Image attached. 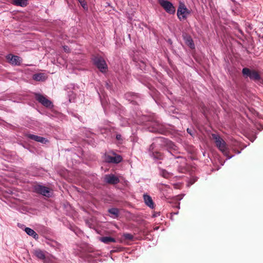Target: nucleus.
I'll list each match as a JSON object with an SVG mask.
<instances>
[{
    "label": "nucleus",
    "mask_w": 263,
    "mask_h": 263,
    "mask_svg": "<svg viewBox=\"0 0 263 263\" xmlns=\"http://www.w3.org/2000/svg\"><path fill=\"white\" fill-rule=\"evenodd\" d=\"M156 142L161 145L165 146V145H170L169 143L171 142L169 140L162 138L159 137L156 139Z\"/></svg>",
    "instance_id": "18"
},
{
    "label": "nucleus",
    "mask_w": 263,
    "mask_h": 263,
    "mask_svg": "<svg viewBox=\"0 0 263 263\" xmlns=\"http://www.w3.org/2000/svg\"><path fill=\"white\" fill-rule=\"evenodd\" d=\"M213 138L218 149L224 154L227 155L228 153V147L224 141L218 135L216 134L212 135Z\"/></svg>",
    "instance_id": "1"
},
{
    "label": "nucleus",
    "mask_w": 263,
    "mask_h": 263,
    "mask_svg": "<svg viewBox=\"0 0 263 263\" xmlns=\"http://www.w3.org/2000/svg\"><path fill=\"white\" fill-rule=\"evenodd\" d=\"M160 175L165 178H168L172 176V174L165 170H161L160 172Z\"/></svg>",
    "instance_id": "24"
},
{
    "label": "nucleus",
    "mask_w": 263,
    "mask_h": 263,
    "mask_svg": "<svg viewBox=\"0 0 263 263\" xmlns=\"http://www.w3.org/2000/svg\"><path fill=\"white\" fill-rule=\"evenodd\" d=\"M33 79L36 81H42L46 79V77L44 73H36L33 76Z\"/></svg>",
    "instance_id": "19"
},
{
    "label": "nucleus",
    "mask_w": 263,
    "mask_h": 263,
    "mask_svg": "<svg viewBox=\"0 0 263 263\" xmlns=\"http://www.w3.org/2000/svg\"><path fill=\"white\" fill-rule=\"evenodd\" d=\"M116 139H117L118 140H119V141L121 140H122V136H121V135H120V134H118V135H116Z\"/></svg>",
    "instance_id": "27"
},
{
    "label": "nucleus",
    "mask_w": 263,
    "mask_h": 263,
    "mask_svg": "<svg viewBox=\"0 0 263 263\" xmlns=\"http://www.w3.org/2000/svg\"><path fill=\"white\" fill-rule=\"evenodd\" d=\"M184 40L186 45H187L190 48L194 49L195 48L194 43L191 36L187 35L184 36Z\"/></svg>",
    "instance_id": "16"
},
{
    "label": "nucleus",
    "mask_w": 263,
    "mask_h": 263,
    "mask_svg": "<svg viewBox=\"0 0 263 263\" xmlns=\"http://www.w3.org/2000/svg\"><path fill=\"white\" fill-rule=\"evenodd\" d=\"M24 231L29 236H32L35 239L38 238V234L33 230L26 227L25 228Z\"/></svg>",
    "instance_id": "17"
},
{
    "label": "nucleus",
    "mask_w": 263,
    "mask_h": 263,
    "mask_svg": "<svg viewBox=\"0 0 263 263\" xmlns=\"http://www.w3.org/2000/svg\"><path fill=\"white\" fill-rule=\"evenodd\" d=\"M150 131L152 132L161 133L162 131L161 128V125L157 123H155L154 127H153L152 129H150Z\"/></svg>",
    "instance_id": "22"
},
{
    "label": "nucleus",
    "mask_w": 263,
    "mask_h": 263,
    "mask_svg": "<svg viewBox=\"0 0 263 263\" xmlns=\"http://www.w3.org/2000/svg\"><path fill=\"white\" fill-rule=\"evenodd\" d=\"M231 157H232V156L229 157L228 158V159H230Z\"/></svg>",
    "instance_id": "32"
},
{
    "label": "nucleus",
    "mask_w": 263,
    "mask_h": 263,
    "mask_svg": "<svg viewBox=\"0 0 263 263\" xmlns=\"http://www.w3.org/2000/svg\"><path fill=\"white\" fill-rule=\"evenodd\" d=\"M190 14V11L186 7L184 4H180L177 10V16L181 21L187 18Z\"/></svg>",
    "instance_id": "2"
},
{
    "label": "nucleus",
    "mask_w": 263,
    "mask_h": 263,
    "mask_svg": "<svg viewBox=\"0 0 263 263\" xmlns=\"http://www.w3.org/2000/svg\"><path fill=\"white\" fill-rule=\"evenodd\" d=\"M27 136L30 139L33 140L37 142H41L42 143H45L47 141V140L45 138L36 135L32 134H28Z\"/></svg>",
    "instance_id": "13"
},
{
    "label": "nucleus",
    "mask_w": 263,
    "mask_h": 263,
    "mask_svg": "<svg viewBox=\"0 0 263 263\" xmlns=\"http://www.w3.org/2000/svg\"><path fill=\"white\" fill-rule=\"evenodd\" d=\"M242 72L244 76L249 77L251 80L257 81L260 79L259 74L256 70L244 68L242 69Z\"/></svg>",
    "instance_id": "3"
},
{
    "label": "nucleus",
    "mask_w": 263,
    "mask_h": 263,
    "mask_svg": "<svg viewBox=\"0 0 263 263\" xmlns=\"http://www.w3.org/2000/svg\"><path fill=\"white\" fill-rule=\"evenodd\" d=\"M136 239L135 236L129 233H124L121 237V241L127 245H132V242Z\"/></svg>",
    "instance_id": "7"
},
{
    "label": "nucleus",
    "mask_w": 263,
    "mask_h": 263,
    "mask_svg": "<svg viewBox=\"0 0 263 263\" xmlns=\"http://www.w3.org/2000/svg\"><path fill=\"white\" fill-rule=\"evenodd\" d=\"M35 99L43 105L47 107H51L53 106L52 102L42 95L39 93L35 94Z\"/></svg>",
    "instance_id": "6"
},
{
    "label": "nucleus",
    "mask_w": 263,
    "mask_h": 263,
    "mask_svg": "<svg viewBox=\"0 0 263 263\" xmlns=\"http://www.w3.org/2000/svg\"><path fill=\"white\" fill-rule=\"evenodd\" d=\"M99 240L106 244H108L110 242L116 241L114 238L108 236L100 237Z\"/></svg>",
    "instance_id": "20"
},
{
    "label": "nucleus",
    "mask_w": 263,
    "mask_h": 263,
    "mask_svg": "<svg viewBox=\"0 0 263 263\" xmlns=\"http://www.w3.org/2000/svg\"><path fill=\"white\" fill-rule=\"evenodd\" d=\"M35 190L37 192L40 193L41 194L46 196L49 197L50 196V191L49 188L42 186V185H37L35 187Z\"/></svg>",
    "instance_id": "9"
},
{
    "label": "nucleus",
    "mask_w": 263,
    "mask_h": 263,
    "mask_svg": "<svg viewBox=\"0 0 263 263\" xmlns=\"http://www.w3.org/2000/svg\"><path fill=\"white\" fill-rule=\"evenodd\" d=\"M64 50H65L66 52H68V50H69V49H68V47H67V46H64Z\"/></svg>",
    "instance_id": "28"
},
{
    "label": "nucleus",
    "mask_w": 263,
    "mask_h": 263,
    "mask_svg": "<svg viewBox=\"0 0 263 263\" xmlns=\"http://www.w3.org/2000/svg\"><path fill=\"white\" fill-rule=\"evenodd\" d=\"M109 213L112 215V217L114 218L117 217L118 215L119 211L116 208H112L109 210H108Z\"/></svg>",
    "instance_id": "23"
},
{
    "label": "nucleus",
    "mask_w": 263,
    "mask_h": 263,
    "mask_svg": "<svg viewBox=\"0 0 263 263\" xmlns=\"http://www.w3.org/2000/svg\"><path fill=\"white\" fill-rule=\"evenodd\" d=\"M104 180L106 182L110 184H117L119 182V178L114 175H106L105 176Z\"/></svg>",
    "instance_id": "10"
},
{
    "label": "nucleus",
    "mask_w": 263,
    "mask_h": 263,
    "mask_svg": "<svg viewBox=\"0 0 263 263\" xmlns=\"http://www.w3.org/2000/svg\"><path fill=\"white\" fill-rule=\"evenodd\" d=\"M123 248H121V247L117 248V250H111V251H110V253H112L114 252H120V251H122L123 250Z\"/></svg>",
    "instance_id": "26"
},
{
    "label": "nucleus",
    "mask_w": 263,
    "mask_h": 263,
    "mask_svg": "<svg viewBox=\"0 0 263 263\" xmlns=\"http://www.w3.org/2000/svg\"><path fill=\"white\" fill-rule=\"evenodd\" d=\"M95 65L101 72H105L107 69L106 63L104 60L99 57H96L93 59Z\"/></svg>",
    "instance_id": "5"
},
{
    "label": "nucleus",
    "mask_w": 263,
    "mask_h": 263,
    "mask_svg": "<svg viewBox=\"0 0 263 263\" xmlns=\"http://www.w3.org/2000/svg\"><path fill=\"white\" fill-rule=\"evenodd\" d=\"M34 254L38 258L41 259L44 261L45 263H47V258L48 257L46 256L45 253L39 249H37L34 250Z\"/></svg>",
    "instance_id": "11"
},
{
    "label": "nucleus",
    "mask_w": 263,
    "mask_h": 263,
    "mask_svg": "<svg viewBox=\"0 0 263 263\" xmlns=\"http://www.w3.org/2000/svg\"><path fill=\"white\" fill-rule=\"evenodd\" d=\"M187 133H188L189 134H190L191 135H192V133H191V129H190L187 128Z\"/></svg>",
    "instance_id": "30"
},
{
    "label": "nucleus",
    "mask_w": 263,
    "mask_h": 263,
    "mask_svg": "<svg viewBox=\"0 0 263 263\" xmlns=\"http://www.w3.org/2000/svg\"><path fill=\"white\" fill-rule=\"evenodd\" d=\"M160 6L165 10V11L170 14H174L176 9L173 4L166 0H159Z\"/></svg>",
    "instance_id": "4"
},
{
    "label": "nucleus",
    "mask_w": 263,
    "mask_h": 263,
    "mask_svg": "<svg viewBox=\"0 0 263 263\" xmlns=\"http://www.w3.org/2000/svg\"><path fill=\"white\" fill-rule=\"evenodd\" d=\"M13 2L15 5L25 7L28 4V0H13Z\"/></svg>",
    "instance_id": "21"
},
{
    "label": "nucleus",
    "mask_w": 263,
    "mask_h": 263,
    "mask_svg": "<svg viewBox=\"0 0 263 263\" xmlns=\"http://www.w3.org/2000/svg\"><path fill=\"white\" fill-rule=\"evenodd\" d=\"M6 58L9 62L12 65H18L21 63V59L18 56L9 54Z\"/></svg>",
    "instance_id": "8"
},
{
    "label": "nucleus",
    "mask_w": 263,
    "mask_h": 263,
    "mask_svg": "<svg viewBox=\"0 0 263 263\" xmlns=\"http://www.w3.org/2000/svg\"><path fill=\"white\" fill-rule=\"evenodd\" d=\"M157 215H159V214H155V215H154V217H156V216H157Z\"/></svg>",
    "instance_id": "31"
},
{
    "label": "nucleus",
    "mask_w": 263,
    "mask_h": 263,
    "mask_svg": "<svg viewBox=\"0 0 263 263\" xmlns=\"http://www.w3.org/2000/svg\"><path fill=\"white\" fill-rule=\"evenodd\" d=\"M122 159V157L119 155H115L113 156H108L106 158L107 161L116 163L120 162Z\"/></svg>",
    "instance_id": "12"
},
{
    "label": "nucleus",
    "mask_w": 263,
    "mask_h": 263,
    "mask_svg": "<svg viewBox=\"0 0 263 263\" xmlns=\"http://www.w3.org/2000/svg\"><path fill=\"white\" fill-rule=\"evenodd\" d=\"M155 147V144L153 143L149 147V150L152 151V155L155 159H162V157L161 154L160 153L156 152L154 151V148Z\"/></svg>",
    "instance_id": "15"
},
{
    "label": "nucleus",
    "mask_w": 263,
    "mask_h": 263,
    "mask_svg": "<svg viewBox=\"0 0 263 263\" xmlns=\"http://www.w3.org/2000/svg\"><path fill=\"white\" fill-rule=\"evenodd\" d=\"M182 198V196L181 195L178 196L177 197V199L181 200Z\"/></svg>",
    "instance_id": "29"
},
{
    "label": "nucleus",
    "mask_w": 263,
    "mask_h": 263,
    "mask_svg": "<svg viewBox=\"0 0 263 263\" xmlns=\"http://www.w3.org/2000/svg\"><path fill=\"white\" fill-rule=\"evenodd\" d=\"M143 199L145 203L149 208L153 209L154 208V202L151 196L148 195L144 194L143 195Z\"/></svg>",
    "instance_id": "14"
},
{
    "label": "nucleus",
    "mask_w": 263,
    "mask_h": 263,
    "mask_svg": "<svg viewBox=\"0 0 263 263\" xmlns=\"http://www.w3.org/2000/svg\"><path fill=\"white\" fill-rule=\"evenodd\" d=\"M79 2L80 3L82 7L84 8L85 10L87 9V5L85 2V0H78Z\"/></svg>",
    "instance_id": "25"
}]
</instances>
